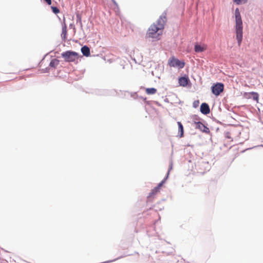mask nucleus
Wrapping results in <instances>:
<instances>
[{"instance_id": "obj_1", "label": "nucleus", "mask_w": 263, "mask_h": 263, "mask_svg": "<svg viewBox=\"0 0 263 263\" xmlns=\"http://www.w3.org/2000/svg\"><path fill=\"white\" fill-rule=\"evenodd\" d=\"M235 18L236 39L238 45L240 46L242 39L243 25L240 13L238 8H236L235 10Z\"/></svg>"}, {"instance_id": "obj_2", "label": "nucleus", "mask_w": 263, "mask_h": 263, "mask_svg": "<svg viewBox=\"0 0 263 263\" xmlns=\"http://www.w3.org/2000/svg\"><path fill=\"white\" fill-rule=\"evenodd\" d=\"M163 30L157 26L155 23L152 24L148 28L146 36L149 38L155 39L156 40H159L160 36L162 34Z\"/></svg>"}, {"instance_id": "obj_3", "label": "nucleus", "mask_w": 263, "mask_h": 263, "mask_svg": "<svg viewBox=\"0 0 263 263\" xmlns=\"http://www.w3.org/2000/svg\"><path fill=\"white\" fill-rule=\"evenodd\" d=\"M65 62H73L79 58L78 53L71 50L66 51L61 54Z\"/></svg>"}, {"instance_id": "obj_4", "label": "nucleus", "mask_w": 263, "mask_h": 263, "mask_svg": "<svg viewBox=\"0 0 263 263\" xmlns=\"http://www.w3.org/2000/svg\"><path fill=\"white\" fill-rule=\"evenodd\" d=\"M166 13H163L159 17L158 20L155 23L157 26L160 28L161 30H163L164 28V25L166 22Z\"/></svg>"}, {"instance_id": "obj_5", "label": "nucleus", "mask_w": 263, "mask_h": 263, "mask_svg": "<svg viewBox=\"0 0 263 263\" xmlns=\"http://www.w3.org/2000/svg\"><path fill=\"white\" fill-rule=\"evenodd\" d=\"M224 85L222 83H217L212 88V92L216 96H218L223 91Z\"/></svg>"}, {"instance_id": "obj_6", "label": "nucleus", "mask_w": 263, "mask_h": 263, "mask_svg": "<svg viewBox=\"0 0 263 263\" xmlns=\"http://www.w3.org/2000/svg\"><path fill=\"white\" fill-rule=\"evenodd\" d=\"M169 64L171 66H177L180 68H183L184 66V63L180 61L177 59L172 58L169 60Z\"/></svg>"}, {"instance_id": "obj_7", "label": "nucleus", "mask_w": 263, "mask_h": 263, "mask_svg": "<svg viewBox=\"0 0 263 263\" xmlns=\"http://www.w3.org/2000/svg\"><path fill=\"white\" fill-rule=\"evenodd\" d=\"M195 127L197 129H199L202 132L208 134L210 133V129L208 127L205 126L201 122H195Z\"/></svg>"}, {"instance_id": "obj_8", "label": "nucleus", "mask_w": 263, "mask_h": 263, "mask_svg": "<svg viewBox=\"0 0 263 263\" xmlns=\"http://www.w3.org/2000/svg\"><path fill=\"white\" fill-rule=\"evenodd\" d=\"M245 97L249 99L253 98V99L257 102H258L259 95L257 92H251L249 93H245Z\"/></svg>"}, {"instance_id": "obj_9", "label": "nucleus", "mask_w": 263, "mask_h": 263, "mask_svg": "<svg viewBox=\"0 0 263 263\" xmlns=\"http://www.w3.org/2000/svg\"><path fill=\"white\" fill-rule=\"evenodd\" d=\"M200 111L204 115L209 114L210 109L208 104L205 103H202L200 106Z\"/></svg>"}, {"instance_id": "obj_10", "label": "nucleus", "mask_w": 263, "mask_h": 263, "mask_svg": "<svg viewBox=\"0 0 263 263\" xmlns=\"http://www.w3.org/2000/svg\"><path fill=\"white\" fill-rule=\"evenodd\" d=\"M207 49V46L205 44H203L202 45H199L198 44H196L195 45V51L196 52H201Z\"/></svg>"}, {"instance_id": "obj_11", "label": "nucleus", "mask_w": 263, "mask_h": 263, "mask_svg": "<svg viewBox=\"0 0 263 263\" xmlns=\"http://www.w3.org/2000/svg\"><path fill=\"white\" fill-rule=\"evenodd\" d=\"M189 82V79L187 77H181L179 79L178 82L180 86L183 87H186Z\"/></svg>"}, {"instance_id": "obj_12", "label": "nucleus", "mask_w": 263, "mask_h": 263, "mask_svg": "<svg viewBox=\"0 0 263 263\" xmlns=\"http://www.w3.org/2000/svg\"><path fill=\"white\" fill-rule=\"evenodd\" d=\"M160 191L156 187H155L154 189L152 190L151 193H149L148 196L147 197V200L148 201H151V199L154 197L155 195H156L157 193Z\"/></svg>"}, {"instance_id": "obj_13", "label": "nucleus", "mask_w": 263, "mask_h": 263, "mask_svg": "<svg viewBox=\"0 0 263 263\" xmlns=\"http://www.w3.org/2000/svg\"><path fill=\"white\" fill-rule=\"evenodd\" d=\"M81 51L84 56L88 57L90 55V49L86 46L82 47Z\"/></svg>"}, {"instance_id": "obj_14", "label": "nucleus", "mask_w": 263, "mask_h": 263, "mask_svg": "<svg viewBox=\"0 0 263 263\" xmlns=\"http://www.w3.org/2000/svg\"><path fill=\"white\" fill-rule=\"evenodd\" d=\"M178 125V134L180 138L183 136V126L180 122H177Z\"/></svg>"}, {"instance_id": "obj_15", "label": "nucleus", "mask_w": 263, "mask_h": 263, "mask_svg": "<svg viewBox=\"0 0 263 263\" xmlns=\"http://www.w3.org/2000/svg\"><path fill=\"white\" fill-rule=\"evenodd\" d=\"M157 89L155 88H147L145 89L147 95H154L157 92Z\"/></svg>"}, {"instance_id": "obj_16", "label": "nucleus", "mask_w": 263, "mask_h": 263, "mask_svg": "<svg viewBox=\"0 0 263 263\" xmlns=\"http://www.w3.org/2000/svg\"><path fill=\"white\" fill-rule=\"evenodd\" d=\"M59 64V61L56 59H53L51 60V61L49 65L51 67H55L57 66Z\"/></svg>"}, {"instance_id": "obj_17", "label": "nucleus", "mask_w": 263, "mask_h": 263, "mask_svg": "<svg viewBox=\"0 0 263 263\" xmlns=\"http://www.w3.org/2000/svg\"><path fill=\"white\" fill-rule=\"evenodd\" d=\"M233 1L237 5H241L247 3L248 0H233Z\"/></svg>"}, {"instance_id": "obj_18", "label": "nucleus", "mask_w": 263, "mask_h": 263, "mask_svg": "<svg viewBox=\"0 0 263 263\" xmlns=\"http://www.w3.org/2000/svg\"><path fill=\"white\" fill-rule=\"evenodd\" d=\"M167 178H166V177H165V178H164L162 181L161 182H160L158 185L156 186V187L160 190L161 187L162 186V185L163 184V183L165 182V180L167 179Z\"/></svg>"}, {"instance_id": "obj_19", "label": "nucleus", "mask_w": 263, "mask_h": 263, "mask_svg": "<svg viewBox=\"0 0 263 263\" xmlns=\"http://www.w3.org/2000/svg\"><path fill=\"white\" fill-rule=\"evenodd\" d=\"M51 8L53 12L55 14H57L60 12V10L57 7L52 6L51 7Z\"/></svg>"}, {"instance_id": "obj_20", "label": "nucleus", "mask_w": 263, "mask_h": 263, "mask_svg": "<svg viewBox=\"0 0 263 263\" xmlns=\"http://www.w3.org/2000/svg\"><path fill=\"white\" fill-rule=\"evenodd\" d=\"M174 251H175L174 249L173 248H171L170 250L168 252L163 251V253H166L168 255H171V254H173Z\"/></svg>"}, {"instance_id": "obj_21", "label": "nucleus", "mask_w": 263, "mask_h": 263, "mask_svg": "<svg viewBox=\"0 0 263 263\" xmlns=\"http://www.w3.org/2000/svg\"><path fill=\"white\" fill-rule=\"evenodd\" d=\"M172 168H173V162H172V161H171L170 163V164H169V168H168V170L167 171V175L166 176V178L168 177L169 173H170V172L172 169Z\"/></svg>"}, {"instance_id": "obj_22", "label": "nucleus", "mask_w": 263, "mask_h": 263, "mask_svg": "<svg viewBox=\"0 0 263 263\" xmlns=\"http://www.w3.org/2000/svg\"><path fill=\"white\" fill-rule=\"evenodd\" d=\"M198 103H199V101H197L196 102H194V103H193L194 107H196L198 105Z\"/></svg>"}, {"instance_id": "obj_23", "label": "nucleus", "mask_w": 263, "mask_h": 263, "mask_svg": "<svg viewBox=\"0 0 263 263\" xmlns=\"http://www.w3.org/2000/svg\"><path fill=\"white\" fill-rule=\"evenodd\" d=\"M45 2H46L47 4L51 5V0H44Z\"/></svg>"}, {"instance_id": "obj_24", "label": "nucleus", "mask_w": 263, "mask_h": 263, "mask_svg": "<svg viewBox=\"0 0 263 263\" xmlns=\"http://www.w3.org/2000/svg\"><path fill=\"white\" fill-rule=\"evenodd\" d=\"M63 34H64V37H65L66 35V29H65L63 31Z\"/></svg>"}, {"instance_id": "obj_25", "label": "nucleus", "mask_w": 263, "mask_h": 263, "mask_svg": "<svg viewBox=\"0 0 263 263\" xmlns=\"http://www.w3.org/2000/svg\"><path fill=\"white\" fill-rule=\"evenodd\" d=\"M112 2H113V3L115 5H117V2L115 1V0H111Z\"/></svg>"}, {"instance_id": "obj_26", "label": "nucleus", "mask_w": 263, "mask_h": 263, "mask_svg": "<svg viewBox=\"0 0 263 263\" xmlns=\"http://www.w3.org/2000/svg\"><path fill=\"white\" fill-rule=\"evenodd\" d=\"M203 163L204 164H208V162H207V163H206V162H205V163L203 162Z\"/></svg>"}]
</instances>
